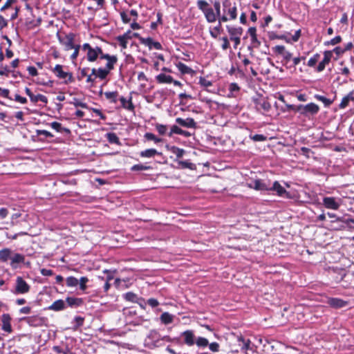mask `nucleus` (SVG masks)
<instances>
[{
  "label": "nucleus",
  "instance_id": "1",
  "mask_svg": "<svg viewBox=\"0 0 354 354\" xmlns=\"http://www.w3.org/2000/svg\"><path fill=\"white\" fill-rule=\"evenodd\" d=\"M214 9L209 6V3L205 0H198L197 1V6L205 15L207 22L214 23L217 19L219 21V17L221 14V5L219 1L216 0L213 3Z\"/></svg>",
  "mask_w": 354,
  "mask_h": 354
},
{
  "label": "nucleus",
  "instance_id": "2",
  "mask_svg": "<svg viewBox=\"0 0 354 354\" xmlns=\"http://www.w3.org/2000/svg\"><path fill=\"white\" fill-rule=\"evenodd\" d=\"M223 13L219 17L220 22L233 21L237 18V3L234 1L224 0L222 3Z\"/></svg>",
  "mask_w": 354,
  "mask_h": 354
},
{
  "label": "nucleus",
  "instance_id": "3",
  "mask_svg": "<svg viewBox=\"0 0 354 354\" xmlns=\"http://www.w3.org/2000/svg\"><path fill=\"white\" fill-rule=\"evenodd\" d=\"M319 111V107L315 103H309L306 105L299 104L297 106V112L305 117L316 115Z\"/></svg>",
  "mask_w": 354,
  "mask_h": 354
},
{
  "label": "nucleus",
  "instance_id": "4",
  "mask_svg": "<svg viewBox=\"0 0 354 354\" xmlns=\"http://www.w3.org/2000/svg\"><path fill=\"white\" fill-rule=\"evenodd\" d=\"M52 71L57 77L64 80V82L66 84L72 83L75 81V79L71 73L63 71L62 65L57 64Z\"/></svg>",
  "mask_w": 354,
  "mask_h": 354
},
{
  "label": "nucleus",
  "instance_id": "5",
  "mask_svg": "<svg viewBox=\"0 0 354 354\" xmlns=\"http://www.w3.org/2000/svg\"><path fill=\"white\" fill-rule=\"evenodd\" d=\"M21 321L32 327H41L46 325L47 318L39 315H33L22 317Z\"/></svg>",
  "mask_w": 354,
  "mask_h": 354
},
{
  "label": "nucleus",
  "instance_id": "6",
  "mask_svg": "<svg viewBox=\"0 0 354 354\" xmlns=\"http://www.w3.org/2000/svg\"><path fill=\"white\" fill-rule=\"evenodd\" d=\"M30 288V286L21 277H17L15 294H26L29 292Z\"/></svg>",
  "mask_w": 354,
  "mask_h": 354
},
{
  "label": "nucleus",
  "instance_id": "7",
  "mask_svg": "<svg viewBox=\"0 0 354 354\" xmlns=\"http://www.w3.org/2000/svg\"><path fill=\"white\" fill-rule=\"evenodd\" d=\"M254 103L256 109L259 112H267L271 108L270 103L263 97H259L254 99Z\"/></svg>",
  "mask_w": 354,
  "mask_h": 354
},
{
  "label": "nucleus",
  "instance_id": "8",
  "mask_svg": "<svg viewBox=\"0 0 354 354\" xmlns=\"http://www.w3.org/2000/svg\"><path fill=\"white\" fill-rule=\"evenodd\" d=\"M82 49L84 51H87L86 59L88 62H93L97 59L98 56L96 47L93 48L89 44L86 43L83 44Z\"/></svg>",
  "mask_w": 354,
  "mask_h": 354
},
{
  "label": "nucleus",
  "instance_id": "9",
  "mask_svg": "<svg viewBox=\"0 0 354 354\" xmlns=\"http://www.w3.org/2000/svg\"><path fill=\"white\" fill-rule=\"evenodd\" d=\"M75 35L73 33L67 34L64 38L59 37L60 43L65 46L66 50H69L75 48L74 40Z\"/></svg>",
  "mask_w": 354,
  "mask_h": 354
},
{
  "label": "nucleus",
  "instance_id": "10",
  "mask_svg": "<svg viewBox=\"0 0 354 354\" xmlns=\"http://www.w3.org/2000/svg\"><path fill=\"white\" fill-rule=\"evenodd\" d=\"M339 201L334 197L326 196L323 198V205L327 209L337 210L340 207Z\"/></svg>",
  "mask_w": 354,
  "mask_h": 354
},
{
  "label": "nucleus",
  "instance_id": "11",
  "mask_svg": "<svg viewBox=\"0 0 354 354\" xmlns=\"http://www.w3.org/2000/svg\"><path fill=\"white\" fill-rule=\"evenodd\" d=\"M268 191H274L279 196L290 198V194L284 187H283L278 181H274L272 186L270 187Z\"/></svg>",
  "mask_w": 354,
  "mask_h": 354
},
{
  "label": "nucleus",
  "instance_id": "12",
  "mask_svg": "<svg viewBox=\"0 0 354 354\" xmlns=\"http://www.w3.org/2000/svg\"><path fill=\"white\" fill-rule=\"evenodd\" d=\"M248 187L257 191H268L270 186L263 180L257 179L248 184Z\"/></svg>",
  "mask_w": 354,
  "mask_h": 354
},
{
  "label": "nucleus",
  "instance_id": "13",
  "mask_svg": "<svg viewBox=\"0 0 354 354\" xmlns=\"http://www.w3.org/2000/svg\"><path fill=\"white\" fill-rule=\"evenodd\" d=\"M333 56V52L331 50H326L324 53V58L319 63L317 67V71L322 72L324 70L326 65L329 64Z\"/></svg>",
  "mask_w": 354,
  "mask_h": 354
},
{
  "label": "nucleus",
  "instance_id": "14",
  "mask_svg": "<svg viewBox=\"0 0 354 354\" xmlns=\"http://www.w3.org/2000/svg\"><path fill=\"white\" fill-rule=\"evenodd\" d=\"M139 40L141 44L147 46L149 47V49H156V50H160L162 49V45L158 41H155L153 40L151 37L144 38V37H139Z\"/></svg>",
  "mask_w": 354,
  "mask_h": 354
},
{
  "label": "nucleus",
  "instance_id": "15",
  "mask_svg": "<svg viewBox=\"0 0 354 354\" xmlns=\"http://www.w3.org/2000/svg\"><path fill=\"white\" fill-rule=\"evenodd\" d=\"M273 50L277 54L282 55L283 60L286 64L292 59V53L289 51H286L284 46H276L273 48Z\"/></svg>",
  "mask_w": 354,
  "mask_h": 354
},
{
  "label": "nucleus",
  "instance_id": "16",
  "mask_svg": "<svg viewBox=\"0 0 354 354\" xmlns=\"http://www.w3.org/2000/svg\"><path fill=\"white\" fill-rule=\"evenodd\" d=\"M176 122L183 127L194 129L196 128V122L192 118H187L186 119L177 118H176Z\"/></svg>",
  "mask_w": 354,
  "mask_h": 354
},
{
  "label": "nucleus",
  "instance_id": "17",
  "mask_svg": "<svg viewBox=\"0 0 354 354\" xmlns=\"http://www.w3.org/2000/svg\"><path fill=\"white\" fill-rule=\"evenodd\" d=\"M181 335L184 337V343L186 345L192 346L195 344L196 337L192 330H185L182 333Z\"/></svg>",
  "mask_w": 354,
  "mask_h": 354
},
{
  "label": "nucleus",
  "instance_id": "18",
  "mask_svg": "<svg viewBox=\"0 0 354 354\" xmlns=\"http://www.w3.org/2000/svg\"><path fill=\"white\" fill-rule=\"evenodd\" d=\"M328 304L335 308H341L348 305V301L339 298H330Z\"/></svg>",
  "mask_w": 354,
  "mask_h": 354
},
{
  "label": "nucleus",
  "instance_id": "19",
  "mask_svg": "<svg viewBox=\"0 0 354 354\" xmlns=\"http://www.w3.org/2000/svg\"><path fill=\"white\" fill-rule=\"evenodd\" d=\"M25 257L19 253H15L13 252L10 259V266L13 268H17V265L24 263Z\"/></svg>",
  "mask_w": 354,
  "mask_h": 354
},
{
  "label": "nucleus",
  "instance_id": "20",
  "mask_svg": "<svg viewBox=\"0 0 354 354\" xmlns=\"http://www.w3.org/2000/svg\"><path fill=\"white\" fill-rule=\"evenodd\" d=\"M11 317L9 314H3L1 317L2 326L1 328L3 330L7 333L12 332V326L10 324Z\"/></svg>",
  "mask_w": 354,
  "mask_h": 354
},
{
  "label": "nucleus",
  "instance_id": "21",
  "mask_svg": "<svg viewBox=\"0 0 354 354\" xmlns=\"http://www.w3.org/2000/svg\"><path fill=\"white\" fill-rule=\"evenodd\" d=\"M227 32L230 35V39L234 37H241L243 34V28L241 27L226 26Z\"/></svg>",
  "mask_w": 354,
  "mask_h": 354
},
{
  "label": "nucleus",
  "instance_id": "22",
  "mask_svg": "<svg viewBox=\"0 0 354 354\" xmlns=\"http://www.w3.org/2000/svg\"><path fill=\"white\" fill-rule=\"evenodd\" d=\"M104 58L107 60L106 66L104 68L110 73V71L114 68V65L118 61V57L115 55H106L104 56Z\"/></svg>",
  "mask_w": 354,
  "mask_h": 354
},
{
  "label": "nucleus",
  "instance_id": "23",
  "mask_svg": "<svg viewBox=\"0 0 354 354\" xmlns=\"http://www.w3.org/2000/svg\"><path fill=\"white\" fill-rule=\"evenodd\" d=\"M66 308L65 301L62 299L55 301L50 306L48 307V310L53 311H60Z\"/></svg>",
  "mask_w": 354,
  "mask_h": 354
},
{
  "label": "nucleus",
  "instance_id": "24",
  "mask_svg": "<svg viewBox=\"0 0 354 354\" xmlns=\"http://www.w3.org/2000/svg\"><path fill=\"white\" fill-rule=\"evenodd\" d=\"M256 32H257V29L255 27H250L248 29V33L250 34V35L251 37V42H252V44L253 45V47L258 48L261 45V42L257 39Z\"/></svg>",
  "mask_w": 354,
  "mask_h": 354
},
{
  "label": "nucleus",
  "instance_id": "25",
  "mask_svg": "<svg viewBox=\"0 0 354 354\" xmlns=\"http://www.w3.org/2000/svg\"><path fill=\"white\" fill-rule=\"evenodd\" d=\"M68 306L71 308H77L82 305L83 300L82 298L68 297L66 299Z\"/></svg>",
  "mask_w": 354,
  "mask_h": 354
},
{
  "label": "nucleus",
  "instance_id": "26",
  "mask_svg": "<svg viewBox=\"0 0 354 354\" xmlns=\"http://www.w3.org/2000/svg\"><path fill=\"white\" fill-rule=\"evenodd\" d=\"M13 251L10 248H3L0 250V261L6 262L10 260Z\"/></svg>",
  "mask_w": 354,
  "mask_h": 354
},
{
  "label": "nucleus",
  "instance_id": "27",
  "mask_svg": "<svg viewBox=\"0 0 354 354\" xmlns=\"http://www.w3.org/2000/svg\"><path fill=\"white\" fill-rule=\"evenodd\" d=\"M354 92L351 91L347 95L344 97L339 105L340 109H345L348 105L350 101H354Z\"/></svg>",
  "mask_w": 354,
  "mask_h": 354
},
{
  "label": "nucleus",
  "instance_id": "28",
  "mask_svg": "<svg viewBox=\"0 0 354 354\" xmlns=\"http://www.w3.org/2000/svg\"><path fill=\"white\" fill-rule=\"evenodd\" d=\"M131 97H130L129 100H127L125 97H120V101L121 102L122 106L129 111H133L134 110V105L132 103Z\"/></svg>",
  "mask_w": 354,
  "mask_h": 354
},
{
  "label": "nucleus",
  "instance_id": "29",
  "mask_svg": "<svg viewBox=\"0 0 354 354\" xmlns=\"http://www.w3.org/2000/svg\"><path fill=\"white\" fill-rule=\"evenodd\" d=\"M50 127L57 132L65 133L66 134L71 133L70 129L68 128L63 127L61 123L59 122H53L52 123H50Z\"/></svg>",
  "mask_w": 354,
  "mask_h": 354
},
{
  "label": "nucleus",
  "instance_id": "30",
  "mask_svg": "<svg viewBox=\"0 0 354 354\" xmlns=\"http://www.w3.org/2000/svg\"><path fill=\"white\" fill-rule=\"evenodd\" d=\"M237 342L239 344V346H240L241 349L244 350H248L250 349V341L248 339H245L242 336H239L237 337Z\"/></svg>",
  "mask_w": 354,
  "mask_h": 354
},
{
  "label": "nucleus",
  "instance_id": "31",
  "mask_svg": "<svg viewBox=\"0 0 354 354\" xmlns=\"http://www.w3.org/2000/svg\"><path fill=\"white\" fill-rule=\"evenodd\" d=\"M156 80L158 81V83L160 84H170L173 82V77L170 75H167L164 73H160L156 76Z\"/></svg>",
  "mask_w": 354,
  "mask_h": 354
},
{
  "label": "nucleus",
  "instance_id": "32",
  "mask_svg": "<svg viewBox=\"0 0 354 354\" xmlns=\"http://www.w3.org/2000/svg\"><path fill=\"white\" fill-rule=\"evenodd\" d=\"M148 338L151 339L156 346H159L160 341V335L156 330H151L148 335Z\"/></svg>",
  "mask_w": 354,
  "mask_h": 354
},
{
  "label": "nucleus",
  "instance_id": "33",
  "mask_svg": "<svg viewBox=\"0 0 354 354\" xmlns=\"http://www.w3.org/2000/svg\"><path fill=\"white\" fill-rule=\"evenodd\" d=\"M106 138H107L108 141L111 144H116L118 145H121L119 138L115 133H112V132L107 133L106 134Z\"/></svg>",
  "mask_w": 354,
  "mask_h": 354
},
{
  "label": "nucleus",
  "instance_id": "34",
  "mask_svg": "<svg viewBox=\"0 0 354 354\" xmlns=\"http://www.w3.org/2000/svg\"><path fill=\"white\" fill-rule=\"evenodd\" d=\"M160 153L155 149H148L140 152L141 157L151 158Z\"/></svg>",
  "mask_w": 354,
  "mask_h": 354
},
{
  "label": "nucleus",
  "instance_id": "35",
  "mask_svg": "<svg viewBox=\"0 0 354 354\" xmlns=\"http://www.w3.org/2000/svg\"><path fill=\"white\" fill-rule=\"evenodd\" d=\"M160 321L162 322V323H163L165 324H171L173 322V320H174V315L169 314L167 312H165V313H163L160 315Z\"/></svg>",
  "mask_w": 354,
  "mask_h": 354
},
{
  "label": "nucleus",
  "instance_id": "36",
  "mask_svg": "<svg viewBox=\"0 0 354 354\" xmlns=\"http://www.w3.org/2000/svg\"><path fill=\"white\" fill-rule=\"evenodd\" d=\"M104 96L106 99L109 100L111 102L115 103L118 100V93L117 91L105 92Z\"/></svg>",
  "mask_w": 354,
  "mask_h": 354
},
{
  "label": "nucleus",
  "instance_id": "37",
  "mask_svg": "<svg viewBox=\"0 0 354 354\" xmlns=\"http://www.w3.org/2000/svg\"><path fill=\"white\" fill-rule=\"evenodd\" d=\"M30 100L32 102H37L39 101L40 102H42L45 104H46L48 102V99L47 97L44 95H41V94H37V95H32V96H31V98H30Z\"/></svg>",
  "mask_w": 354,
  "mask_h": 354
},
{
  "label": "nucleus",
  "instance_id": "38",
  "mask_svg": "<svg viewBox=\"0 0 354 354\" xmlns=\"http://www.w3.org/2000/svg\"><path fill=\"white\" fill-rule=\"evenodd\" d=\"M178 69L183 74H189L192 72V69L182 62H179L177 65Z\"/></svg>",
  "mask_w": 354,
  "mask_h": 354
},
{
  "label": "nucleus",
  "instance_id": "39",
  "mask_svg": "<svg viewBox=\"0 0 354 354\" xmlns=\"http://www.w3.org/2000/svg\"><path fill=\"white\" fill-rule=\"evenodd\" d=\"M314 97L317 100L322 102L326 107L329 106L333 103L331 100L319 94L315 95Z\"/></svg>",
  "mask_w": 354,
  "mask_h": 354
},
{
  "label": "nucleus",
  "instance_id": "40",
  "mask_svg": "<svg viewBox=\"0 0 354 354\" xmlns=\"http://www.w3.org/2000/svg\"><path fill=\"white\" fill-rule=\"evenodd\" d=\"M66 286L68 287H75L79 283V280L74 277H68L66 279Z\"/></svg>",
  "mask_w": 354,
  "mask_h": 354
},
{
  "label": "nucleus",
  "instance_id": "41",
  "mask_svg": "<svg viewBox=\"0 0 354 354\" xmlns=\"http://www.w3.org/2000/svg\"><path fill=\"white\" fill-rule=\"evenodd\" d=\"M195 343L198 347L203 348L206 347L209 344L208 340L206 338L202 337H199L196 339Z\"/></svg>",
  "mask_w": 354,
  "mask_h": 354
},
{
  "label": "nucleus",
  "instance_id": "42",
  "mask_svg": "<svg viewBox=\"0 0 354 354\" xmlns=\"http://www.w3.org/2000/svg\"><path fill=\"white\" fill-rule=\"evenodd\" d=\"M320 55L319 53L315 54L312 57H310L307 63V65L310 67H314L317 62L319 61Z\"/></svg>",
  "mask_w": 354,
  "mask_h": 354
},
{
  "label": "nucleus",
  "instance_id": "43",
  "mask_svg": "<svg viewBox=\"0 0 354 354\" xmlns=\"http://www.w3.org/2000/svg\"><path fill=\"white\" fill-rule=\"evenodd\" d=\"M109 74V73L104 68H99L97 69V73L96 74V77H98L100 80H104Z\"/></svg>",
  "mask_w": 354,
  "mask_h": 354
},
{
  "label": "nucleus",
  "instance_id": "44",
  "mask_svg": "<svg viewBox=\"0 0 354 354\" xmlns=\"http://www.w3.org/2000/svg\"><path fill=\"white\" fill-rule=\"evenodd\" d=\"M171 151L174 153L177 158H180L183 157L185 153V150L183 149H180L177 147H172L171 149Z\"/></svg>",
  "mask_w": 354,
  "mask_h": 354
},
{
  "label": "nucleus",
  "instance_id": "45",
  "mask_svg": "<svg viewBox=\"0 0 354 354\" xmlns=\"http://www.w3.org/2000/svg\"><path fill=\"white\" fill-rule=\"evenodd\" d=\"M124 299L127 301H132V302H138L137 300L138 299L137 295L131 292H127L124 295Z\"/></svg>",
  "mask_w": 354,
  "mask_h": 354
},
{
  "label": "nucleus",
  "instance_id": "46",
  "mask_svg": "<svg viewBox=\"0 0 354 354\" xmlns=\"http://www.w3.org/2000/svg\"><path fill=\"white\" fill-rule=\"evenodd\" d=\"M250 138L254 142H263L267 140L266 136L262 134L250 135Z\"/></svg>",
  "mask_w": 354,
  "mask_h": 354
},
{
  "label": "nucleus",
  "instance_id": "47",
  "mask_svg": "<svg viewBox=\"0 0 354 354\" xmlns=\"http://www.w3.org/2000/svg\"><path fill=\"white\" fill-rule=\"evenodd\" d=\"M198 84L204 88H207L212 85V82L211 81L207 80L205 77H199Z\"/></svg>",
  "mask_w": 354,
  "mask_h": 354
},
{
  "label": "nucleus",
  "instance_id": "48",
  "mask_svg": "<svg viewBox=\"0 0 354 354\" xmlns=\"http://www.w3.org/2000/svg\"><path fill=\"white\" fill-rule=\"evenodd\" d=\"M17 1V0H7L5 4L1 8V12L6 11L7 9L12 8V6Z\"/></svg>",
  "mask_w": 354,
  "mask_h": 354
},
{
  "label": "nucleus",
  "instance_id": "49",
  "mask_svg": "<svg viewBox=\"0 0 354 354\" xmlns=\"http://www.w3.org/2000/svg\"><path fill=\"white\" fill-rule=\"evenodd\" d=\"M221 23L220 21H218V26H215L213 29V30L210 31V35L212 37L216 38L218 34H220L221 29Z\"/></svg>",
  "mask_w": 354,
  "mask_h": 354
},
{
  "label": "nucleus",
  "instance_id": "50",
  "mask_svg": "<svg viewBox=\"0 0 354 354\" xmlns=\"http://www.w3.org/2000/svg\"><path fill=\"white\" fill-rule=\"evenodd\" d=\"M150 169H151V167L145 166V165H142V164L134 165L131 167V170L132 171H143V170H149Z\"/></svg>",
  "mask_w": 354,
  "mask_h": 354
},
{
  "label": "nucleus",
  "instance_id": "51",
  "mask_svg": "<svg viewBox=\"0 0 354 354\" xmlns=\"http://www.w3.org/2000/svg\"><path fill=\"white\" fill-rule=\"evenodd\" d=\"M145 137L148 140H153L155 142L158 143L162 141L161 138H157L153 133H146L145 135Z\"/></svg>",
  "mask_w": 354,
  "mask_h": 354
},
{
  "label": "nucleus",
  "instance_id": "52",
  "mask_svg": "<svg viewBox=\"0 0 354 354\" xmlns=\"http://www.w3.org/2000/svg\"><path fill=\"white\" fill-rule=\"evenodd\" d=\"M84 318L77 316L74 318V322H75V325L74 326V329L77 330L79 327L82 326L84 324Z\"/></svg>",
  "mask_w": 354,
  "mask_h": 354
},
{
  "label": "nucleus",
  "instance_id": "53",
  "mask_svg": "<svg viewBox=\"0 0 354 354\" xmlns=\"http://www.w3.org/2000/svg\"><path fill=\"white\" fill-rule=\"evenodd\" d=\"M88 281V279L86 277H82L79 281L80 289L81 290H85L86 289V283Z\"/></svg>",
  "mask_w": 354,
  "mask_h": 354
},
{
  "label": "nucleus",
  "instance_id": "54",
  "mask_svg": "<svg viewBox=\"0 0 354 354\" xmlns=\"http://www.w3.org/2000/svg\"><path fill=\"white\" fill-rule=\"evenodd\" d=\"M71 104H73L75 107H82L84 109L88 108V106L86 103L80 101L77 98H74L73 101L71 102Z\"/></svg>",
  "mask_w": 354,
  "mask_h": 354
},
{
  "label": "nucleus",
  "instance_id": "55",
  "mask_svg": "<svg viewBox=\"0 0 354 354\" xmlns=\"http://www.w3.org/2000/svg\"><path fill=\"white\" fill-rule=\"evenodd\" d=\"M156 129L160 135H165L167 130V127L166 125L160 124H157L156 125Z\"/></svg>",
  "mask_w": 354,
  "mask_h": 354
},
{
  "label": "nucleus",
  "instance_id": "56",
  "mask_svg": "<svg viewBox=\"0 0 354 354\" xmlns=\"http://www.w3.org/2000/svg\"><path fill=\"white\" fill-rule=\"evenodd\" d=\"M181 131H182V129L179 127L176 126V125H173L171 127V131L168 135H169V136H171L174 133L180 135L181 133Z\"/></svg>",
  "mask_w": 354,
  "mask_h": 354
},
{
  "label": "nucleus",
  "instance_id": "57",
  "mask_svg": "<svg viewBox=\"0 0 354 354\" xmlns=\"http://www.w3.org/2000/svg\"><path fill=\"white\" fill-rule=\"evenodd\" d=\"M342 41L341 36H336L335 37L333 38L330 41H326L325 43V45H336L339 43H340Z\"/></svg>",
  "mask_w": 354,
  "mask_h": 354
},
{
  "label": "nucleus",
  "instance_id": "58",
  "mask_svg": "<svg viewBox=\"0 0 354 354\" xmlns=\"http://www.w3.org/2000/svg\"><path fill=\"white\" fill-rule=\"evenodd\" d=\"M178 165L182 167V168H189V169H193V167H194V164L189 162V161H183V160H181V161H179L178 162Z\"/></svg>",
  "mask_w": 354,
  "mask_h": 354
},
{
  "label": "nucleus",
  "instance_id": "59",
  "mask_svg": "<svg viewBox=\"0 0 354 354\" xmlns=\"http://www.w3.org/2000/svg\"><path fill=\"white\" fill-rule=\"evenodd\" d=\"M223 41L221 48L223 50H226L230 48V42L227 37H223L221 39Z\"/></svg>",
  "mask_w": 354,
  "mask_h": 354
},
{
  "label": "nucleus",
  "instance_id": "60",
  "mask_svg": "<svg viewBox=\"0 0 354 354\" xmlns=\"http://www.w3.org/2000/svg\"><path fill=\"white\" fill-rule=\"evenodd\" d=\"M80 48H81L80 45H75V48H73V49H74V52L71 56V59L72 60H74L77 57Z\"/></svg>",
  "mask_w": 354,
  "mask_h": 354
},
{
  "label": "nucleus",
  "instance_id": "61",
  "mask_svg": "<svg viewBox=\"0 0 354 354\" xmlns=\"http://www.w3.org/2000/svg\"><path fill=\"white\" fill-rule=\"evenodd\" d=\"M117 40L119 41L120 45L123 48H126L127 46V40L123 37L122 35H119L117 37Z\"/></svg>",
  "mask_w": 354,
  "mask_h": 354
},
{
  "label": "nucleus",
  "instance_id": "62",
  "mask_svg": "<svg viewBox=\"0 0 354 354\" xmlns=\"http://www.w3.org/2000/svg\"><path fill=\"white\" fill-rule=\"evenodd\" d=\"M37 136L44 135L46 138H53V135L50 132H49L46 130H37Z\"/></svg>",
  "mask_w": 354,
  "mask_h": 354
},
{
  "label": "nucleus",
  "instance_id": "63",
  "mask_svg": "<svg viewBox=\"0 0 354 354\" xmlns=\"http://www.w3.org/2000/svg\"><path fill=\"white\" fill-rule=\"evenodd\" d=\"M147 303L152 308L157 307L159 305V302L156 299L150 298L147 300Z\"/></svg>",
  "mask_w": 354,
  "mask_h": 354
},
{
  "label": "nucleus",
  "instance_id": "64",
  "mask_svg": "<svg viewBox=\"0 0 354 354\" xmlns=\"http://www.w3.org/2000/svg\"><path fill=\"white\" fill-rule=\"evenodd\" d=\"M209 345V348L212 352H218L219 348V344L216 342H212Z\"/></svg>",
  "mask_w": 354,
  "mask_h": 354
}]
</instances>
